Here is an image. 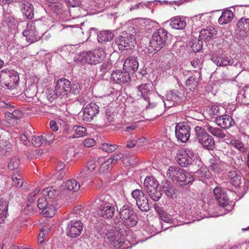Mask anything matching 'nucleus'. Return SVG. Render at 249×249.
<instances>
[{"label": "nucleus", "mask_w": 249, "mask_h": 249, "mask_svg": "<svg viewBox=\"0 0 249 249\" xmlns=\"http://www.w3.org/2000/svg\"><path fill=\"white\" fill-rule=\"evenodd\" d=\"M113 202L111 196L107 195H102L96 198L94 205L97 208L98 215L105 218L112 217L115 212Z\"/></svg>", "instance_id": "obj_1"}, {"label": "nucleus", "mask_w": 249, "mask_h": 249, "mask_svg": "<svg viewBox=\"0 0 249 249\" xmlns=\"http://www.w3.org/2000/svg\"><path fill=\"white\" fill-rule=\"evenodd\" d=\"M19 77L13 70L4 69L0 71V86L8 89H16L18 85Z\"/></svg>", "instance_id": "obj_2"}, {"label": "nucleus", "mask_w": 249, "mask_h": 249, "mask_svg": "<svg viewBox=\"0 0 249 249\" xmlns=\"http://www.w3.org/2000/svg\"><path fill=\"white\" fill-rule=\"evenodd\" d=\"M105 57V52L103 48L83 52L78 55L77 60L81 64L96 65L101 63Z\"/></svg>", "instance_id": "obj_3"}, {"label": "nucleus", "mask_w": 249, "mask_h": 249, "mask_svg": "<svg viewBox=\"0 0 249 249\" xmlns=\"http://www.w3.org/2000/svg\"><path fill=\"white\" fill-rule=\"evenodd\" d=\"M137 89L142 97L139 100L140 103L142 104V109L154 108L156 104L155 102H151L149 97V95L153 89V85L151 83L143 84L137 86Z\"/></svg>", "instance_id": "obj_4"}, {"label": "nucleus", "mask_w": 249, "mask_h": 249, "mask_svg": "<svg viewBox=\"0 0 249 249\" xmlns=\"http://www.w3.org/2000/svg\"><path fill=\"white\" fill-rule=\"evenodd\" d=\"M213 194L215 198L217 200L218 204L221 207V211H224V213H221L217 215L213 216L217 217L219 215L225 214L231 211L233 209L232 202L229 203V199L224 190L219 187H216L213 190Z\"/></svg>", "instance_id": "obj_5"}, {"label": "nucleus", "mask_w": 249, "mask_h": 249, "mask_svg": "<svg viewBox=\"0 0 249 249\" xmlns=\"http://www.w3.org/2000/svg\"><path fill=\"white\" fill-rule=\"evenodd\" d=\"M167 31L163 28L157 30L153 34L150 42V46L158 52L162 48L165 44L168 37Z\"/></svg>", "instance_id": "obj_6"}, {"label": "nucleus", "mask_w": 249, "mask_h": 249, "mask_svg": "<svg viewBox=\"0 0 249 249\" xmlns=\"http://www.w3.org/2000/svg\"><path fill=\"white\" fill-rule=\"evenodd\" d=\"M119 215L124 224L129 227H133L138 223V217L129 205H124L120 209Z\"/></svg>", "instance_id": "obj_7"}, {"label": "nucleus", "mask_w": 249, "mask_h": 249, "mask_svg": "<svg viewBox=\"0 0 249 249\" xmlns=\"http://www.w3.org/2000/svg\"><path fill=\"white\" fill-rule=\"evenodd\" d=\"M196 139L204 147L208 150H212L214 147V141L213 137L207 133L206 129L201 127H195Z\"/></svg>", "instance_id": "obj_8"}, {"label": "nucleus", "mask_w": 249, "mask_h": 249, "mask_svg": "<svg viewBox=\"0 0 249 249\" xmlns=\"http://www.w3.org/2000/svg\"><path fill=\"white\" fill-rule=\"evenodd\" d=\"M196 155L191 148H184L179 150L176 157V160L182 167H187L195 161Z\"/></svg>", "instance_id": "obj_9"}, {"label": "nucleus", "mask_w": 249, "mask_h": 249, "mask_svg": "<svg viewBox=\"0 0 249 249\" xmlns=\"http://www.w3.org/2000/svg\"><path fill=\"white\" fill-rule=\"evenodd\" d=\"M115 43L120 50H129L134 46L136 43L135 38L132 34L123 32L121 35L116 38Z\"/></svg>", "instance_id": "obj_10"}, {"label": "nucleus", "mask_w": 249, "mask_h": 249, "mask_svg": "<svg viewBox=\"0 0 249 249\" xmlns=\"http://www.w3.org/2000/svg\"><path fill=\"white\" fill-rule=\"evenodd\" d=\"M37 206L42 210L41 213L46 217H53L57 209L56 206H54V203L51 204L45 197H40L38 199Z\"/></svg>", "instance_id": "obj_11"}, {"label": "nucleus", "mask_w": 249, "mask_h": 249, "mask_svg": "<svg viewBox=\"0 0 249 249\" xmlns=\"http://www.w3.org/2000/svg\"><path fill=\"white\" fill-rule=\"evenodd\" d=\"M80 183L74 179L67 180L61 186L59 190V195L67 196L77 192L80 189Z\"/></svg>", "instance_id": "obj_12"}, {"label": "nucleus", "mask_w": 249, "mask_h": 249, "mask_svg": "<svg viewBox=\"0 0 249 249\" xmlns=\"http://www.w3.org/2000/svg\"><path fill=\"white\" fill-rule=\"evenodd\" d=\"M71 82L66 78L59 79L55 86V96L61 98H66L70 94Z\"/></svg>", "instance_id": "obj_13"}, {"label": "nucleus", "mask_w": 249, "mask_h": 249, "mask_svg": "<svg viewBox=\"0 0 249 249\" xmlns=\"http://www.w3.org/2000/svg\"><path fill=\"white\" fill-rule=\"evenodd\" d=\"M190 125L186 123L178 124L175 128V134L178 140L182 142H187L190 137Z\"/></svg>", "instance_id": "obj_14"}, {"label": "nucleus", "mask_w": 249, "mask_h": 249, "mask_svg": "<svg viewBox=\"0 0 249 249\" xmlns=\"http://www.w3.org/2000/svg\"><path fill=\"white\" fill-rule=\"evenodd\" d=\"M99 164L98 161L91 160L88 161L86 167L84 168L79 175V178L83 182H88L93 175V171Z\"/></svg>", "instance_id": "obj_15"}, {"label": "nucleus", "mask_w": 249, "mask_h": 249, "mask_svg": "<svg viewBox=\"0 0 249 249\" xmlns=\"http://www.w3.org/2000/svg\"><path fill=\"white\" fill-rule=\"evenodd\" d=\"M22 34L26 40L30 43L39 40L41 37L36 30L35 23L33 21H30L27 24L26 29L23 32Z\"/></svg>", "instance_id": "obj_16"}, {"label": "nucleus", "mask_w": 249, "mask_h": 249, "mask_svg": "<svg viewBox=\"0 0 249 249\" xmlns=\"http://www.w3.org/2000/svg\"><path fill=\"white\" fill-rule=\"evenodd\" d=\"M0 107H3L6 110L5 113L6 118L10 121L12 120H18L23 115L22 111L17 109L14 106L3 101L0 102Z\"/></svg>", "instance_id": "obj_17"}, {"label": "nucleus", "mask_w": 249, "mask_h": 249, "mask_svg": "<svg viewBox=\"0 0 249 249\" xmlns=\"http://www.w3.org/2000/svg\"><path fill=\"white\" fill-rule=\"evenodd\" d=\"M100 234L103 236L105 239H108L109 242L114 247L119 248L124 244V241L122 239L119 238L117 236L114 230L111 231H106V229L102 228L99 231Z\"/></svg>", "instance_id": "obj_18"}, {"label": "nucleus", "mask_w": 249, "mask_h": 249, "mask_svg": "<svg viewBox=\"0 0 249 249\" xmlns=\"http://www.w3.org/2000/svg\"><path fill=\"white\" fill-rule=\"evenodd\" d=\"M83 229V224L80 220H71L68 223L67 234L71 237H77L80 235Z\"/></svg>", "instance_id": "obj_19"}, {"label": "nucleus", "mask_w": 249, "mask_h": 249, "mask_svg": "<svg viewBox=\"0 0 249 249\" xmlns=\"http://www.w3.org/2000/svg\"><path fill=\"white\" fill-rule=\"evenodd\" d=\"M182 94L177 90H170L166 95V100L164 102V106L170 108L173 106L178 105L181 100Z\"/></svg>", "instance_id": "obj_20"}, {"label": "nucleus", "mask_w": 249, "mask_h": 249, "mask_svg": "<svg viewBox=\"0 0 249 249\" xmlns=\"http://www.w3.org/2000/svg\"><path fill=\"white\" fill-rule=\"evenodd\" d=\"M183 75L188 77L186 79L185 85L190 90L194 89L197 86L199 78L201 77V72L192 74V72L189 71H184Z\"/></svg>", "instance_id": "obj_21"}, {"label": "nucleus", "mask_w": 249, "mask_h": 249, "mask_svg": "<svg viewBox=\"0 0 249 249\" xmlns=\"http://www.w3.org/2000/svg\"><path fill=\"white\" fill-rule=\"evenodd\" d=\"M99 112V107L95 103L87 105L83 110V120L89 122L93 120Z\"/></svg>", "instance_id": "obj_22"}, {"label": "nucleus", "mask_w": 249, "mask_h": 249, "mask_svg": "<svg viewBox=\"0 0 249 249\" xmlns=\"http://www.w3.org/2000/svg\"><path fill=\"white\" fill-rule=\"evenodd\" d=\"M111 78L117 83L122 84L129 81L130 77L129 73L125 71H123L117 70L111 73Z\"/></svg>", "instance_id": "obj_23"}, {"label": "nucleus", "mask_w": 249, "mask_h": 249, "mask_svg": "<svg viewBox=\"0 0 249 249\" xmlns=\"http://www.w3.org/2000/svg\"><path fill=\"white\" fill-rule=\"evenodd\" d=\"M241 38L249 37V18H241L236 24Z\"/></svg>", "instance_id": "obj_24"}, {"label": "nucleus", "mask_w": 249, "mask_h": 249, "mask_svg": "<svg viewBox=\"0 0 249 249\" xmlns=\"http://www.w3.org/2000/svg\"><path fill=\"white\" fill-rule=\"evenodd\" d=\"M19 6L23 15L28 19H32L34 17L33 5L27 0H21Z\"/></svg>", "instance_id": "obj_25"}, {"label": "nucleus", "mask_w": 249, "mask_h": 249, "mask_svg": "<svg viewBox=\"0 0 249 249\" xmlns=\"http://www.w3.org/2000/svg\"><path fill=\"white\" fill-rule=\"evenodd\" d=\"M215 121L218 126L225 129L229 128L235 124L232 118L228 115H220L216 118Z\"/></svg>", "instance_id": "obj_26"}, {"label": "nucleus", "mask_w": 249, "mask_h": 249, "mask_svg": "<svg viewBox=\"0 0 249 249\" xmlns=\"http://www.w3.org/2000/svg\"><path fill=\"white\" fill-rule=\"evenodd\" d=\"M224 163L214 158H212L209 160V171L213 173L220 174L224 170Z\"/></svg>", "instance_id": "obj_27"}, {"label": "nucleus", "mask_w": 249, "mask_h": 249, "mask_svg": "<svg viewBox=\"0 0 249 249\" xmlns=\"http://www.w3.org/2000/svg\"><path fill=\"white\" fill-rule=\"evenodd\" d=\"M139 67L138 61L134 56L128 57L124 62L123 69L129 72H134L137 70Z\"/></svg>", "instance_id": "obj_28"}, {"label": "nucleus", "mask_w": 249, "mask_h": 249, "mask_svg": "<svg viewBox=\"0 0 249 249\" xmlns=\"http://www.w3.org/2000/svg\"><path fill=\"white\" fill-rule=\"evenodd\" d=\"M183 173V169L178 166H171L167 170L166 175L169 179L176 183V181L179 180L180 178L179 177L181 176Z\"/></svg>", "instance_id": "obj_29"}, {"label": "nucleus", "mask_w": 249, "mask_h": 249, "mask_svg": "<svg viewBox=\"0 0 249 249\" xmlns=\"http://www.w3.org/2000/svg\"><path fill=\"white\" fill-rule=\"evenodd\" d=\"M192 20L193 26L197 28L206 25L209 21V16L207 13L198 14L193 17Z\"/></svg>", "instance_id": "obj_30"}, {"label": "nucleus", "mask_w": 249, "mask_h": 249, "mask_svg": "<svg viewBox=\"0 0 249 249\" xmlns=\"http://www.w3.org/2000/svg\"><path fill=\"white\" fill-rule=\"evenodd\" d=\"M42 194L45 197L47 196V199L48 202L51 204L54 203V206H57L56 201L58 200V193L55 189L53 187H48L43 190Z\"/></svg>", "instance_id": "obj_31"}, {"label": "nucleus", "mask_w": 249, "mask_h": 249, "mask_svg": "<svg viewBox=\"0 0 249 249\" xmlns=\"http://www.w3.org/2000/svg\"><path fill=\"white\" fill-rule=\"evenodd\" d=\"M212 60L215 65L219 67L232 65L234 63V60L231 56L226 55L213 57Z\"/></svg>", "instance_id": "obj_32"}, {"label": "nucleus", "mask_w": 249, "mask_h": 249, "mask_svg": "<svg viewBox=\"0 0 249 249\" xmlns=\"http://www.w3.org/2000/svg\"><path fill=\"white\" fill-rule=\"evenodd\" d=\"M170 26L176 30H183L186 26V19L184 17L176 16L171 18L169 20Z\"/></svg>", "instance_id": "obj_33"}, {"label": "nucleus", "mask_w": 249, "mask_h": 249, "mask_svg": "<svg viewBox=\"0 0 249 249\" xmlns=\"http://www.w3.org/2000/svg\"><path fill=\"white\" fill-rule=\"evenodd\" d=\"M161 187L168 197L172 198L176 197V190L169 181L167 180L163 181L161 182Z\"/></svg>", "instance_id": "obj_34"}, {"label": "nucleus", "mask_w": 249, "mask_h": 249, "mask_svg": "<svg viewBox=\"0 0 249 249\" xmlns=\"http://www.w3.org/2000/svg\"><path fill=\"white\" fill-rule=\"evenodd\" d=\"M233 13L229 9H224L218 19V23L220 25L227 24L230 23L232 19Z\"/></svg>", "instance_id": "obj_35"}, {"label": "nucleus", "mask_w": 249, "mask_h": 249, "mask_svg": "<svg viewBox=\"0 0 249 249\" xmlns=\"http://www.w3.org/2000/svg\"><path fill=\"white\" fill-rule=\"evenodd\" d=\"M112 160V164H114L117 161L122 160L126 166L132 165L137 163V161H133V159H131L129 156H124L123 154L119 153L114 155L112 157L109 158Z\"/></svg>", "instance_id": "obj_36"}, {"label": "nucleus", "mask_w": 249, "mask_h": 249, "mask_svg": "<svg viewBox=\"0 0 249 249\" xmlns=\"http://www.w3.org/2000/svg\"><path fill=\"white\" fill-rule=\"evenodd\" d=\"M98 163L100 164L99 172L101 174L107 172L111 169L113 166L112 160L108 159L106 160L103 157L98 159Z\"/></svg>", "instance_id": "obj_37"}, {"label": "nucleus", "mask_w": 249, "mask_h": 249, "mask_svg": "<svg viewBox=\"0 0 249 249\" xmlns=\"http://www.w3.org/2000/svg\"><path fill=\"white\" fill-rule=\"evenodd\" d=\"M159 216L160 219L165 223L171 224L170 227H176L182 225L181 222H178L172 219L171 215L168 214L163 210H159Z\"/></svg>", "instance_id": "obj_38"}, {"label": "nucleus", "mask_w": 249, "mask_h": 249, "mask_svg": "<svg viewBox=\"0 0 249 249\" xmlns=\"http://www.w3.org/2000/svg\"><path fill=\"white\" fill-rule=\"evenodd\" d=\"M144 188L145 191L150 190L153 188H158L160 184L159 181L153 177L147 176L145 178L143 182Z\"/></svg>", "instance_id": "obj_39"}, {"label": "nucleus", "mask_w": 249, "mask_h": 249, "mask_svg": "<svg viewBox=\"0 0 249 249\" xmlns=\"http://www.w3.org/2000/svg\"><path fill=\"white\" fill-rule=\"evenodd\" d=\"M230 183L235 187H238L241 183L242 177L240 173L233 170L228 173Z\"/></svg>", "instance_id": "obj_40"}, {"label": "nucleus", "mask_w": 249, "mask_h": 249, "mask_svg": "<svg viewBox=\"0 0 249 249\" xmlns=\"http://www.w3.org/2000/svg\"><path fill=\"white\" fill-rule=\"evenodd\" d=\"M205 129L210 133L212 135L219 138H224L225 137L226 135L224 131L217 126H213L209 124L205 126Z\"/></svg>", "instance_id": "obj_41"}, {"label": "nucleus", "mask_w": 249, "mask_h": 249, "mask_svg": "<svg viewBox=\"0 0 249 249\" xmlns=\"http://www.w3.org/2000/svg\"><path fill=\"white\" fill-rule=\"evenodd\" d=\"M216 35V30L213 28L204 29L200 32L199 37L201 39L209 41Z\"/></svg>", "instance_id": "obj_42"}, {"label": "nucleus", "mask_w": 249, "mask_h": 249, "mask_svg": "<svg viewBox=\"0 0 249 249\" xmlns=\"http://www.w3.org/2000/svg\"><path fill=\"white\" fill-rule=\"evenodd\" d=\"M179 177L180 178H179V180L176 181V183H178L180 185H187L192 182L194 179L193 175L186 172L184 169H183V174L181 176H179Z\"/></svg>", "instance_id": "obj_43"}, {"label": "nucleus", "mask_w": 249, "mask_h": 249, "mask_svg": "<svg viewBox=\"0 0 249 249\" xmlns=\"http://www.w3.org/2000/svg\"><path fill=\"white\" fill-rule=\"evenodd\" d=\"M11 179L13 185L18 188H20L23 184V177L20 171H16L12 172L11 174Z\"/></svg>", "instance_id": "obj_44"}, {"label": "nucleus", "mask_w": 249, "mask_h": 249, "mask_svg": "<svg viewBox=\"0 0 249 249\" xmlns=\"http://www.w3.org/2000/svg\"><path fill=\"white\" fill-rule=\"evenodd\" d=\"M113 37L114 34L109 31H102L97 35L98 41L101 43L108 41L111 40Z\"/></svg>", "instance_id": "obj_45"}, {"label": "nucleus", "mask_w": 249, "mask_h": 249, "mask_svg": "<svg viewBox=\"0 0 249 249\" xmlns=\"http://www.w3.org/2000/svg\"><path fill=\"white\" fill-rule=\"evenodd\" d=\"M8 202L4 199H0V223L4 221L8 211Z\"/></svg>", "instance_id": "obj_46"}, {"label": "nucleus", "mask_w": 249, "mask_h": 249, "mask_svg": "<svg viewBox=\"0 0 249 249\" xmlns=\"http://www.w3.org/2000/svg\"><path fill=\"white\" fill-rule=\"evenodd\" d=\"M49 6L54 12H59V10L62 9L63 6L61 3L62 0H45Z\"/></svg>", "instance_id": "obj_47"}, {"label": "nucleus", "mask_w": 249, "mask_h": 249, "mask_svg": "<svg viewBox=\"0 0 249 249\" xmlns=\"http://www.w3.org/2000/svg\"><path fill=\"white\" fill-rule=\"evenodd\" d=\"M146 192L149 197L155 202L158 201L162 196L161 191L159 187L155 189L153 188Z\"/></svg>", "instance_id": "obj_48"}, {"label": "nucleus", "mask_w": 249, "mask_h": 249, "mask_svg": "<svg viewBox=\"0 0 249 249\" xmlns=\"http://www.w3.org/2000/svg\"><path fill=\"white\" fill-rule=\"evenodd\" d=\"M72 131L73 132L72 138H80L86 135L87 129L84 127L75 125L73 127Z\"/></svg>", "instance_id": "obj_49"}, {"label": "nucleus", "mask_w": 249, "mask_h": 249, "mask_svg": "<svg viewBox=\"0 0 249 249\" xmlns=\"http://www.w3.org/2000/svg\"><path fill=\"white\" fill-rule=\"evenodd\" d=\"M136 204L138 207L143 212H147L149 210L148 200L145 196L137 200Z\"/></svg>", "instance_id": "obj_50"}, {"label": "nucleus", "mask_w": 249, "mask_h": 249, "mask_svg": "<svg viewBox=\"0 0 249 249\" xmlns=\"http://www.w3.org/2000/svg\"><path fill=\"white\" fill-rule=\"evenodd\" d=\"M19 165V160L18 157H15L10 160L8 167L10 170L13 171V172H16V171H20Z\"/></svg>", "instance_id": "obj_51"}, {"label": "nucleus", "mask_w": 249, "mask_h": 249, "mask_svg": "<svg viewBox=\"0 0 249 249\" xmlns=\"http://www.w3.org/2000/svg\"><path fill=\"white\" fill-rule=\"evenodd\" d=\"M230 144L241 153L245 152L247 149L244 144L238 140H232Z\"/></svg>", "instance_id": "obj_52"}, {"label": "nucleus", "mask_w": 249, "mask_h": 249, "mask_svg": "<svg viewBox=\"0 0 249 249\" xmlns=\"http://www.w3.org/2000/svg\"><path fill=\"white\" fill-rule=\"evenodd\" d=\"M195 176L197 177L199 180H201L202 178H209L210 177V173L207 168L201 167L199 170L195 173Z\"/></svg>", "instance_id": "obj_53"}, {"label": "nucleus", "mask_w": 249, "mask_h": 249, "mask_svg": "<svg viewBox=\"0 0 249 249\" xmlns=\"http://www.w3.org/2000/svg\"><path fill=\"white\" fill-rule=\"evenodd\" d=\"M207 111L211 117H213L214 116H220L221 113L220 107L217 105H213L212 107H209L207 108Z\"/></svg>", "instance_id": "obj_54"}, {"label": "nucleus", "mask_w": 249, "mask_h": 249, "mask_svg": "<svg viewBox=\"0 0 249 249\" xmlns=\"http://www.w3.org/2000/svg\"><path fill=\"white\" fill-rule=\"evenodd\" d=\"M32 143L36 147L46 145V143L43 135L33 137L32 138Z\"/></svg>", "instance_id": "obj_55"}, {"label": "nucleus", "mask_w": 249, "mask_h": 249, "mask_svg": "<svg viewBox=\"0 0 249 249\" xmlns=\"http://www.w3.org/2000/svg\"><path fill=\"white\" fill-rule=\"evenodd\" d=\"M117 145L107 143H104L100 145V148L107 153L112 152L117 149Z\"/></svg>", "instance_id": "obj_56"}, {"label": "nucleus", "mask_w": 249, "mask_h": 249, "mask_svg": "<svg viewBox=\"0 0 249 249\" xmlns=\"http://www.w3.org/2000/svg\"><path fill=\"white\" fill-rule=\"evenodd\" d=\"M18 134V130H15L11 133V137L14 139H18L24 145H27L29 143V140L25 135L22 134L19 137H18L17 136Z\"/></svg>", "instance_id": "obj_57"}, {"label": "nucleus", "mask_w": 249, "mask_h": 249, "mask_svg": "<svg viewBox=\"0 0 249 249\" xmlns=\"http://www.w3.org/2000/svg\"><path fill=\"white\" fill-rule=\"evenodd\" d=\"M11 148V145L8 141L0 140V151L2 154L9 151Z\"/></svg>", "instance_id": "obj_58"}, {"label": "nucleus", "mask_w": 249, "mask_h": 249, "mask_svg": "<svg viewBox=\"0 0 249 249\" xmlns=\"http://www.w3.org/2000/svg\"><path fill=\"white\" fill-rule=\"evenodd\" d=\"M191 64L194 68L196 69L194 70L196 73H198V72H201L202 62L200 60L195 58L191 62Z\"/></svg>", "instance_id": "obj_59"}, {"label": "nucleus", "mask_w": 249, "mask_h": 249, "mask_svg": "<svg viewBox=\"0 0 249 249\" xmlns=\"http://www.w3.org/2000/svg\"><path fill=\"white\" fill-rule=\"evenodd\" d=\"M131 196L132 197L136 200V202H137V200H140L142 197L144 196L145 195L141 190L135 189L132 192Z\"/></svg>", "instance_id": "obj_60"}, {"label": "nucleus", "mask_w": 249, "mask_h": 249, "mask_svg": "<svg viewBox=\"0 0 249 249\" xmlns=\"http://www.w3.org/2000/svg\"><path fill=\"white\" fill-rule=\"evenodd\" d=\"M70 89V94L72 93L75 95L80 93L81 90V86L78 83H73L72 84L71 83Z\"/></svg>", "instance_id": "obj_61"}, {"label": "nucleus", "mask_w": 249, "mask_h": 249, "mask_svg": "<svg viewBox=\"0 0 249 249\" xmlns=\"http://www.w3.org/2000/svg\"><path fill=\"white\" fill-rule=\"evenodd\" d=\"M77 154H78L77 152L74 151L72 148H69L66 155L65 160L69 162L73 160V158L76 157Z\"/></svg>", "instance_id": "obj_62"}, {"label": "nucleus", "mask_w": 249, "mask_h": 249, "mask_svg": "<svg viewBox=\"0 0 249 249\" xmlns=\"http://www.w3.org/2000/svg\"><path fill=\"white\" fill-rule=\"evenodd\" d=\"M43 135L44 137L46 144H51L54 139V136L52 132H49L48 133L43 134Z\"/></svg>", "instance_id": "obj_63"}, {"label": "nucleus", "mask_w": 249, "mask_h": 249, "mask_svg": "<svg viewBox=\"0 0 249 249\" xmlns=\"http://www.w3.org/2000/svg\"><path fill=\"white\" fill-rule=\"evenodd\" d=\"M245 91L243 90H240L237 94L236 100L241 104H246L245 100Z\"/></svg>", "instance_id": "obj_64"}]
</instances>
